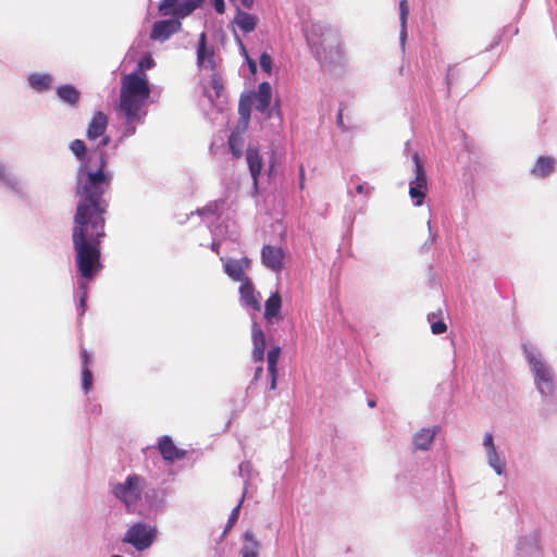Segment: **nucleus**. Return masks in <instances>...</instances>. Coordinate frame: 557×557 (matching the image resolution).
I'll use <instances>...</instances> for the list:
<instances>
[{"mask_svg":"<svg viewBox=\"0 0 557 557\" xmlns=\"http://www.w3.org/2000/svg\"><path fill=\"white\" fill-rule=\"evenodd\" d=\"M107 157L100 153V163L92 169L90 162L78 165L75 175V194L79 198L74 223H89L92 228H101L106 225L108 201L104 195L109 191L113 180V173L106 170Z\"/></svg>","mask_w":557,"mask_h":557,"instance_id":"f257e3e1","label":"nucleus"},{"mask_svg":"<svg viewBox=\"0 0 557 557\" xmlns=\"http://www.w3.org/2000/svg\"><path fill=\"white\" fill-rule=\"evenodd\" d=\"M307 41L321 66L332 73L341 74L347 65L339 33L323 23H313L308 33Z\"/></svg>","mask_w":557,"mask_h":557,"instance_id":"f03ea898","label":"nucleus"},{"mask_svg":"<svg viewBox=\"0 0 557 557\" xmlns=\"http://www.w3.org/2000/svg\"><path fill=\"white\" fill-rule=\"evenodd\" d=\"M106 236L104 225L92 228L89 223H74L72 232L73 248L76 252L75 261L81 276L94 278L102 269L100 243Z\"/></svg>","mask_w":557,"mask_h":557,"instance_id":"7ed1b4c3","label":"nucleus"},{"mask_svg":"<svg viewBox=\"0 0 557 557\" xmlns=\"http://www.w3.org/2000/svg\"><path fill=\"white\" fill-rule=\"evenodd\" d=\"M151 90L146 74L132 72L121 79L119 113L134 119L137 113L147 114L145 109Z\"/></svg>","mask_w":557,"mask_h":557,"instance_id":"20e7f679","label":"nucleus"},{"mask_svg":"<svg viewBox=\"0 0 557 557\" xmlns=\"http://www.w3.org/2000/svg\"><path fill=\"white\" fill-rule=\"evenodd\" d=\"M523 355L536 391L542 400L550 404L557 400V383L552 366L544 358L540 349L529 343L522 345Z\"/></svg>","mask_w":557,"mask_h":557,"instance_id":"39448f33","label":"nucleus"},{"mask_svg":"<svg viewBox=\"0 0 557 557\" xmlns=\"http://www.w3.org/2000/svg\"><path fill=\"white\" fill-rule=\"evenodd\" d=\"M147 481L139 474H129L123 482L112 483L111 493L124 504L128 511L135 510L143 498Z\"/></svg>","mask_w":557,"mask_h":557,"instance_id":"423d86ee","label":"nucleus"},{"mask_svg":"<svg viewBox=\"0 0 557 557\" xmlns=\"http://www.w3.org/2000/svg\"><path fill=\"white\" fill-rule=\"evenodd\" d=\"M158 530L154 525L137 522L128 528L122 541L131 544L136 550L149 548L156 540Z\"/></svg>","mask_w":557,"mask_h":557,"instance_id":"0eeeda50","label":"nucleus"},{"mask_svg":"<svg viewBox=\"0 0 557 557\" xmlns=\"http://www.w3.org/2000/svg\"><path fill=\"white\" fill-rule=\"evenodd\" d=\"M413 163V178L409 181V196L411 197L414 206H422L428 191V177L423 163L419 154H412Z\"/></svg>","mask_w":557,"mask_h":557,"instance_id":"6e6552de","label":"nucleus"},{"mask_svg":"<svg viewBox=\"0 0 557 557\" xmlns=\"http://www.w3.org/2000/svg\"><path fill=\"white\" fill-rule=\"evenodd\" d=\"M486 463L493 471L502 476L506 474L505 455L495 445L494 436L491 432H485L482 442Z\"/></svg>","mask_w":557,"mask_h":557,"instance_id":"1a4fd4ad","label":"nucleus"},{"mask_svg":"<svg viewBox=\"0 0 557 557\" xmlns=\"http://www.w3.org/2000/svg\"><path fill=\"white\" fill-rule=\"evenodd\" d=\"M272 101V87L270 83L262 82L259 84L255 94V108L258 112L265 114L268 119L277 117L282 120L281 110L277 102L270 108Z\"/></svg>","mask_w":557,"mask_h":557,"instance_id":"9d476101","label":"nucleus"},{"mask_svg":"<svg viewBox=\"0 0 557 557\" xmlns=\"http://www.w3.org/2000/svg\"><path fill=\"white\" fill-rule=\"evenodd\" d=\"M203 0H162L159 4V12L164 16L185 17L199 8Z\"/></svg>","mask_w":557,"mask_h":557,"instance_id":"9b49d317","label":"nucleus"},{"mask_svg":"<svg viewBox=\"0 0 557 557\" xmlns=\"http://www.w3.org/2000/svg\"><path fill=\"white\" fill-rule=\"evenodd\" d=\"M515 557H543L537 531H532L518 539Z\"/></svg>","mask_w":557,"mask_h":557,"instance_id":"f8f14e48","label":"nucleus"},{"mask_svg":"<svg viewBox=\"0 0 557 557\" xmlns=\"http://www.w3.org/2000/svg\"><path fill=\"white\" fill-rule=\"evenodd\" d=\"M223 262L224 272L230 278L236 282H244L249 280L245 271L250 267L251 261L247 258L234 259V258H221Z\"/></svg>","mask_w":557,"mask_h":557,"instance_id":"ddd939ff","label":"nucleus"},{"mask_svg":"<svg viewBox=\"0 0 557 557\" xmlns=\"http://www.w3.org/2000/svg\"><path fill=\"white\" fill-rule=\"evenodd\" d=\"M181 26L182 24L177 18L157 21L152 25L150 38L163 42L177 33Z\"/></svg>","mask_w":557,"mask_h":557,"instance_id":"4468645a","label":"nucleus"},{"mask_svg":"<svg viewBox=\"0 0 557 557\" xmlns=\"http://www.w3.org/2000/svg\"><path fill=\"white\" fill-rule=\"evenodd\" d=\"M285 253L281 247L264 245L261 249L262 264L273 272H281Z\"/></svg>","mask_w":557,"mask_h":557,"instance_id":"2eb2a0df","label":"nucleus"},{"mask_svg":"<svg viewBox=\"0 0 557 557\" xmlns=\"http://www.w3.org/2000/svg\"><path fill=\"white\" fill-rule=\"evenodd\" d=\"M260 293L256 292L253 284L250 280H245L239 286V301L245 308L252 311H260Z\"/></svg>","mask_w":557,"mask_h":557,"instance_id":"dca6fc26","label":"nucleus"},{"mask_svg":"<svg viewBox=\"0 0 557 557\" xmlns=\"http://www.w3.org/2000/svg\"><path fill=\"white\" fill-rule=\"evenodd\" d=\"M437 425L422 428L413 433L412 446L414 450L428 451L431 449L434 438L438 432Z\"/></svg>","mask_w":557,"mask_h":557,"instance_id":"f3484780","label":"nucleus"},{"mask_svg":"<svg viewBox=\"0 0 557 557\" xmlns=\"http://www.w3.org/2000/svg\"><path fill=\"white\" fill-rule=\"evenodd\" d=\"M26 81L32 90L44 94L51 90L54 78L46 72H33L27 75Z\"/></svg>","mask_w":557,"mask_h":557,"instance_id":"a211bd4d","label":"nucleus"},{"mask_svg":"<svg viewBox=\"0 0 557 557\" xmlns=\"http://www.w3.org/2000/svg\"><path fill=\"white\" fill-rule=\"evenodd\" d=\"M197 64L200 69L214 70V53L211 48L207 47V36L205 33L200 34L198 48H197Z\"/></svg>","mask_w":557,"mask_h":557,"instance_id":"6ab92c4d","label":"nucleus"},{"mask_svg":"<svg viewBox=\"0 0 557 557\" xmlns=\"http://www.w3.org/2000/svg\"><path fill=\"white\" fill-rule=\"evenodd\" d=\"M107 127H108L107 115L103 112L98 111L92 115V117L88 124L86 136L89 140H95L104 134Z\"/></svg>","mask_w":557,"mask_h":557,"instance_id":"aec40b11","label":"nucleus"},{"mask_svg":"<svg viewBox=\"0 0 557 557\" xmlns=\"http://www.w3.org/2000/svg\"><path fill=\"white\" fill-rule=\"evenodd\" d=\"M251 338L253 344L252 359L256 362L263 361L265 349V336L257 322H252Z\"/></svg>","mask_w":557,"mask_h":557,"instance_id":"412c9836","label":"nucleus"},{"mask_svg":"<svg viewBox=\"0 0 557 557\" xmlns=\"http://www.w3.org/2000/svg\"><path fill=\"white\" fill-rule=\"evenodd\" d=\"M246 160L248 163L250 175L252 177L253 188L257 189L258 178L262 169V158L259 154L258 149L249 147L246 151Z\"/></svg>","mask_w":557,"mask_h":557,"instance_id":"4be33fe9","label":"nucleus"},{"mask_svg":"<svg viewBox=\"0 0 557 557\" xmlns=\"http://www.w3.org/2000/svg\"><path fill=\"white\" fill-rule=\"evenodd\" d=\"M0 185L22 196L23 186L18 177L0 161Z\"/></svg>","mask_w":557,"mask_h":557,"instance_id":"5701e85b","label":"nucleus"},{"mask_svg":"<svg viewBox=\"0 0 557 557\" xmlns=\"http://www.w3.org/2000/svg\"><path fill=\"white\" fill-rule=\"evenodd\" d=\"M159 450L162 457L168 461H174L184 457V451L177 449L172 438L168 435H163L159 440Z\"/></svg>","mask_w":557,"mask_h":557,"instance_id":"b1692460","label":"nucleus"},{"mask_svg":"<svg viewBox=\"0 0 557 557\" xmlns=\"http://www.w3.org/2000/svg\"><path fill=\"white\" fill-rule=\"evenodd\" d=\"M81 360H82V388L85 394H88L92 386V372L90 370L91 356L85 349L81 350Z\"/></svg>","mask_w":557,"mask_h":557,"instance_id":"393cba45","label":"nucleus"},{"mask_svg":"<svg viewBox=\"0 0 557 557\" xmlns=\"http://www.w3.org/2000/svg\"><path fill=\"white\" fill-rule=\"evenodd\" d=\"M282 308V297L278 292H275L270 295V297L265 300L264 304V319L268 322H272L273 320H278L280 311Z\"/></svg>","mask_w":557,"mask_h":557,"instance_id":"a878e982","label":"nucleus"},{"mask_svg":"<svg viewBox=\"0 0 557 557\" xmlns=\"http://www.w3.org/2000/svg\"><path fill=\"white\" fill-rule=\"evenodd\" d=\"M260 542L256 539L251 530H247L243 534V546L240 548L242 557H258Z\"/></svg>","mask_w":557,"mask_h":557,"instance_id":"bb28decb","label":"nucleus"},{"mask_svg":"<svg viewBox=\"0 0 557 557\" xmlns=\"http://www.w3.org/2000/svg\"><path fill=\"white\" fill-rule=\"evenodd\" d=\"M234 23L244 33H251L255 30L257 26L258 18L256 15L243 11L240 8L237 7L236 14L234 16Z\"/></svg>","mask_w":557,"mask_h":557,"instance_id":"cd10ccee","label":"nucleus"},{"mask_svg":"<svg viewBox=\"0 0 557 557\" xmlns=\"http://www.w3.org/2000/svg\"><path fill=\"white\" fill-rule=\"evenodd\" d=\"M57 96L63 103H66L70 107H76L81 92L74 85L65 84L57 88Z\"/></svg>","mask_w":557,"mask_h":557,"instance_id":"c85d7f7f","label":"nucleus"},{"mask_svg":"<svg viewBox=\"0 0 557 557\" xmlns=\"http://www.w3.org/2000/svg\"><path fill=\"white\" fill-rule=\"evenodd\" d=\"M120 115L124 120L121 134L122 139L133 136L136 133L137 125H140L145 122V117L147 114L137 113V115L134 119L128 117L126 114Z\"/></svg>","mask_w":557,"mask_h":557,"instance_id":"c756f323","label":"nucleus"},{"mask_svg":"<svg viewBox=\"0 0 557 557\" xmlns=\"http://www.w3.org/2000/svg\"><path fill=\"white\" fill-rule=\"evenodd\" d=\"M143 495L151 510L160 511L165 508V498L162 491L152 488L145 491Z\"/></svg>","mask_w":557,"mask_h":557,"instance_id":"7c9ffc66","label":"nucleus"},{"mask_svg":"<svg viewBox=\"0 0 557 557\" xmlns=\"http://www.w3.org/2000/svg\"><path fill=\"white\" fill-rule=\"evenodd\" d=\"M554 166L555 160L552 157H540L532 168V174L537 177H545L553 173Z\"/></svg>","mask_w":557,"mask_h":557,"instance_id":"2f4dec72","label":"nucleus"},{"mask_svg":"<svg viewBox=\"0 0 557 557\" xmlns=\"http://www.w3.org/2000/svg\"><path fill=\"white\" fill-rule=\"evenodd\" d=\"M409 14V4L407 0L399 1V20H400V34L399 41L401 49H405V44L407 39V18Z\"/></svg>","mask_w":557,"mask_h":557,"instance_id":"473e14b6","label":"nucleus"},{"mask_svg":"<svg viewBox=\"0 0 557 557\" xmlns=\"http://www.w3.org/2000/svg\"><path fill=\"white\" fill-rule=\"evenodd\" d=\"M91 278H86L84 276H81L77 278V290H78V314L82 317L85 312L87 297H88V282Z\"/></svg>","mask_w":557,"mask_h":557,"instance_id":"72a5a7b5","label":"nucleus"},{"mask_svg":"<svg viewBox=\"0 0 557 557\" xmlns=\"http://www.w3.org/2000/svg\"><path fill=\"white\" fill-rule=\"evenodd\" d=\"M70 149L73 152V154L79 160V164L83 162H89V160L86 159V145L81 139H74L70 144Z\"/></svg>","mask_w":557,"mask_h":557,"instance_id":"f704fd0d","label":"nucleus"},{"mask_svg":"<svg viewBox=\"0 0 557 557\" xmlns=\"http://www.w3.org/2000/svg\"><path fill=\"white\" fill-rule=\"evenodd\" d=\"M245 493H246V490L244 491L242 498H240L239 503L237 504V506L234 507L233 510L231 511L222 536H224L233 528V525L237 522L238 517H239L240 507H242V504L245 498Z\"/></svg>","mask_w":557,"mask_h":557,"instance_id":"c9c22d12","label":"nucleus"},{"mask_svg":"<svg viewBox=\"0 0 557 557\" xmlns=\"http://www.w3.org/2000/svg\"><path fill=\"white\" fill-rule=\"evenodd\" d=\"M281 355V348L278 346L272 347L268 351V372L273 373L277 370V361Z\"/></svg>","mask_w":557,"mask_h":557,"instance_id":"e433bc0d","label":"nucleus"},{"mask_svg":"<svg viewBox=\"0 0 557 557\" xmlns=\"http://www.w3.org/2000/svg\"><path fill=\"white\" fill-rule=\"evenodd\" d=\"M156 65V62L151 54H145L137 63V69L135 72L138 74H145V71L152 69Z\"/></svg>","mask_w":557,"mask_h":557,"instance_id":"4c0bfd02","label":"nucleus"},{"mask_svg":"<svg viewBox=\"0 0 557 557\" xmlns=\"http://www.w3.org/2000/svg\"><path fill=\"white\" fill-rule=\"evenodd\" d=\"M213 242L210 246V249L214 252H219L220 250V240L219 238H223L225 236L224 232L222 231V226H215L213 230H211Z\"/></svg>","mask_w":557,"mask_h":557,"instance_id":"58836bf2","label":"nucleus"},{"mask_svg":"<svg viewBox=\"0 0 557 557\" xmlns=\"http://www.w3.org/2000/svg\"><path fill=\"white\" fill-rule=\"evenodd\" d=\"M228 146L232 153L235 157H239L242 154V141L240 138L232 134L228 138Z\"/></svg>","mask_w":557,"mask_h":557,"instance_id":"ea45409f","label":"nucleus"},{"mask_svg":"<svg viewBox=\"0 0 557 557\" xmlns=\"http://www.w3.org/2000/svg\"><path fill=\"white\" fill-rule=\"evenodd\" d=\"M433 318H434V313L428 314V320L431 322L432 333L435 335L443 334L447 330L446 324L443 321L432 322Z\"/></svg>","mask_w":557,"mask_h":557,"instance_id":"a19ab883","label":"nucleus"},{"mask_svg":"<svg viewBox=\"0 0 557 557\" xmlns=\"http://www.w3.org/2000/svg\"><path fill=\"white\" fill-rule=\"evenodd\" d=\"M259 63H260V67L262 69L263 72H265L267 74L271 73L272 58L269 53H267V52L261 53Z\"/></svg>","mask_w":557,"mask_h":557,"instance_id":"79ce46f5","label":"nucleus"},{"mask_svg":"<svg viewBox=\"0 0 557 557\" xmlns=\"http://www.w3.org/2000/svg\"><path fill=\"white\" fill-rule=\"evenodd\" d=\"M210 85L215 90L216 97L220 96V91L223 88V82L222 78L218 75V73H212L210 78Z\"/></svg>","mask_w":557,"mask_h":557,"instance_id":"37998d69","label":"nucleus"},{"mask_svg":"<svg viewBox=\"0 0 557 557\" xmlns=\"http://www.w3.org/2000/svg\"><path fill=\"white\" fill-rule=\"evenodd\" d=\"M216 211H218V202H211V203H208L202 209H198L197 214H199L200 216H206L209 214L215 215Z\"/></svg>","mask_w":557,"mask_h":557,"instance_id":"c03bdc74","label":"nucleus"},{"mask_svg":"<svg viewBox=\"0 0 557 557\" xmlns=\"http://www.w3.org/2000/svg\"><path fill=\"white\" fill-rule=\"evenodd\" d=\"M428 230H429V238L424 243L423 248L430 247L437 238V234L432 231V222L431 220L428 221Z\"/></svg>","mask_w":557,"mask_h":557,"instance_id":"a18cd8bd","label":"nucleus"},{"mask_svg":"<svg viewBox=\"0 0 557 557\" xmlns=\"http://www.w3.org/2000/svg\"><path fill=\"white\" fill-rule=\"evenodd\" d=\"M211 3L213 4L215 11L219 13V14H222L224 13L225 11V3H224V0H210Z\"/></svg>","mask_w":557,"mask_h":557,"instance_id":"49530a36","label":"nucleus"},{"mask_svg":"<svg viewBox=\"0 0 557 557\" xmlns=\"http://www.w3.org/2000/svg\"><path fill=\"white\" fill-rule=\"evenodd\" d=\"M372 189L373 188L368 186L366 183H361L356 186V191L358 194L370 195Z\"/></svg>","mask_w":557,"mask_h":557,"instance_id":"de8ad7c7","label":"nucleus"},{"mask_svg":"<svg viewBox=\"0 0 557 557\" xmlns=\"http://www.w3.org/2000/svg\"><path fill=\"white\" fill-rule=\"evenodd\" d=\"M101 137L102 138H101L100 144H99V146L97 148V151H98L99 154L101 152H103L106 154V152L103 151V148L110 144V137L109 136H104V134Z\"/></svg>","mask_w":557,"mask_h":557,"instance_id":"09e8293b","label":"nucleus"},{"mask_svg":"<svg viewBox=\"0 0 557 557\" xmlns=\"http://www.w3.org/2000/svg\"><path fill=\"white\" fill-rule=\"evenodd\" d=\"M240 5L247 10L252 9L255 4V0H239Z\"/></svg>","mask_w":557,"mask_h":557,"instance_id":"8fccbe9b","label":"nucleus"},{"mask_svg":"<svg viewBox=\"0 0 557 557\" xmlns=\"http://www.w3.org/2000/svg\"><path fill=\"white\" fill-rule=\"evenodd\" d=\"M269 375L271 377L270 388L274 389L276 387L277 371L273 372V373H269Z\"/></svg>","mask_w":557,"mask_h":557,"instance_id":"3c124183","label":"nucleus"},{"mask_svg":"<svg viewBox=\"0 0 557 557\" xmlns=\"http://www.w3.org/2000/svg\"><path fill=\"white\" fill-rule=\"evenodd\" d=\"M246 58H247V63H248V66H249L250 71L252 73H256V71H257V63H256V61L252 60V59H249L247 55H246Z\"/></svg>","mask_w":557,"mask_h":557,"instance_id":"603ef678","label":"nucleus"},{"mask_svg":"<svg viewBox=\"0 0 557 557\" xmlns=\"http://www.w3.org/2000/svg\"><path fill=\"white\" fill-rule=\"evenodd\" d=\"M250 467V463L249 462H242L239 465V472H240V475H244V472L247 471Z\"/></svg>","mask_w":557,"mask_h":557,"instance_id":"864d4df0","label":"nucleus"},{"mask_svg":"<svg viewBox=\"0 0 557 557\" xmlns=\"http://www.w3.org/2000/svg\"><path fill=\"white\" fill-rule=\"evenodd\" d=\"M336 121H337L338 126L344 127V125H343V111L342 110H338L337 116H336Z\"/></svg>","mask_w":557,"mask_h":557,"instance_id":"5fc2aeb1","label":"nucleus"},{"mask_svg":"<svg viewBox=\"0 0 557 557\" xmlns=\"http://www.w3.org/2000/svg\"><path fill=\"white\" fill-rule=\"evenodd\" d=\"M299 185H300V188L304 187V169L302 168H300V183H299Z\"/></svg>","mask_w":557,"mask_h":557,"instance_id":"6e6d98bb","label":"nucleus"},{"mask_svg":"<svg viewBox=\"0 0 557 557\" xmlns=\"http://www.w3.org/2000/svg\"><path fill=\"white\" fill-rule=\"evenodd\" d=\"M261 372H262V367H258V368L256 369V374H255V379H256V380L259 377V375H260V373H261Z\"/></svg>","mask_w":557,"mask_h":557,"instance_id":"4d7b16f0","label":"nucleus"},{"mask_svg":"<svg viewBox=\"0 0 557 557\" xmlns=\"http://www.w3.org/2000/svg\"><path fill=\"white\" fill-rule=\"evenodd\" d=\"M449 77H450V70L448 71V74H447V85H448V86L450 85Z\"/></svg>","mask_w":557,"mask_h":557,"instance_id":"13d9d810","label":"nucleus"},{"mask_svg":"<svg viewBox=\"0 0 557 557\" xmlns=\"http://www.w3.org/2000/svg\"><path fill=\"white\" fill-rule=\"evenodd\" d=\"M239 44H240L242 50L246 53L245 47L240 40H239Z\"/></svg>","mask_w":557,"mask_h":557,"instance_id":"bf43d9fd","label":"nucleus"},{"mask_svg":"<svg viewBox=\"0 0 557 557\" xmlns=\"http://www.w3.org/2000/svg\"><path fill=\"white\" fill-rule=\"evenodd\" d=\"M374 405H375V404H374V401H373V400H370V401H369V406H370V407H374Z\"/></svg>","mask_w":557,"mask_h":557,"instance_id":"052dcab7","label":"nucleus"},{"mask_svg":"<svg viewBox=\"0 0 557 557\" xmlns=\"http://www.w3.org/2000/svg\"><path fill=\"white\" fill-rule=\"evenodd\" d=\"M239 112L243 114V107H242V104L239 106Z\"/></svg>","mask_w":557,"mask_h":557,"instance_id":"680f3d73","label":"nucleus"}]
</instances>
